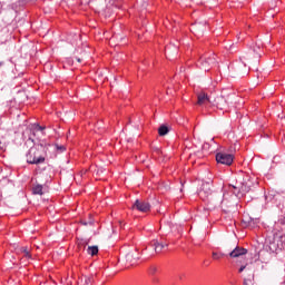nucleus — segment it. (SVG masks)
<instances>
[{
    "label": "nucleus",
    "mask_w": 285,
    "mask_h": 285,
    "mask_svg": "<svg viewBox=\"0 0 285 285\" xmlns=\"http://www.w3.org/2000/svg\"><path fill=\"white\" fill-rule=\"evenodd\" d=\"M168 132H170V127H169V126L161 125V126L158 128V135H159L160 137H166V135H168Z\"/></svg>",
    "instance_id": "nucleus-12"
},
{
    "label": "nucleus",
    "mask_w": 285,
    "mask_h": 285,
    "mask_svg": "<svg viewBox=\"0 0 285 285\" xmlns=\"http://www.w3.org/2000/svg\"><path fill=\"white\" fill-rule=\"evenodd\" d=\"M268 248L271 253H277V250L284 248V240L279 237H274L273 240H269Z\"/></svg>",
    "instance_id": "nucleus-4"
},
{
    "label": "nucleus",
    "mask_w": 285,
    "mask_h": 285,
    "mask_svg": "<svg viewBox=\"0 0 285 285\" xmlns=\"http://www.w3.org/2000/svg\"><path fill=\"white\" fill-rule=\"evenodd\" d=\"M27 164L39 165L46 161V156H43V145H37L29 149L26 155Z\"/></svg>",
    "instance_id": "nucleus-1"
},
{
    "label": "nucleus",
    "mask_w": 285,
    "mask_h": 285,
    "mask_svg": "<svg viewBox=\"0 0 285 285\" xmlns=\"http://www.w3.org/2000/svg\"><path fill=\"white\" fill-rule=\"evenodd\" d=\"M204 150H208V148H210V145L208 142L204 144L203 146Z\"/></svg>",
    "instance_id": "nucleus-21"
},
{
    "label": "nucleus",
    "mask_w": 285,
    "mask_h": 285,
    "mask_svg": "<svg viewBox=\"0 0 285 285\" xmlns=\"http://www.w3.org/2000/svg\"><path fill=\"white\" fill-rule=\"evenodd\" d=\"M217 108H220V109H222L223 107H222L220 105H217Z\"/></svg>",
    "instance_id": "nucleus-33"
},
{
    "label": "nucleus",
    "mask_w": 285,
    "mask_h": 285,
    "mask_svg": "<svg viewBox=\"0 0 285 285\" xmlns=\"http://www.w3.org/2000/svg\"><path fill=\"white\" fill-rule=\"evenodd\" d=\"M244 271H246V265L240 266V268L238 269L239 273H244Z\"/></svg>",
    "instance_id": "nucleus-22"
},
{
    "label": "nucleus",
    "mask_w": 285,
    "mask_h": 285,
    "mask_svg": "<svg viewBox=\"0 0 285 285\" xmlns=\"http://www.w3.org/2000/svg\"><path fill=\"white\" fill-rule=\"evenodd\" d=\"M184 70H186L184 67L180 68V72H184Z\"/></svg>",
    "instance_id": "nucleus-31"
},
{
    "label": "nucleus",
    "mask_w": 285,
    "mask_h": 285,
    "mask_svg": "<svg viewBox=\"0 0 285 285\" xmlns=\"http://www.w3.org/2000/svg\"><path fill=\"white\" fill-rule=\"evenodd\" d=\"M38 130H43V127H41V126H38Z\"/></svg>",
    "instance_id": "nucleus-30"
},
{
    "label": "nucleus",
    "mask_w": 285,
    "mask_h": 285,
    "mask_svg": "<svg viewBox=\"0 0 285 285\" xmlns=\"http://www.w3.org/2000/svg\"><path fill=\"white\" fill-rule=\"evenodd\" d=\"M217 164H222L223 166H233V161H235V156L232 154H226L224 151H218L215 156Z\"/></svg>",
    "instance_id": "nucleus-2"
},
{
    "label": "nucleus",
    "mask_w": 285,
    "mask_h": 285,
    "mask_svg": "<svg viewBox=\"0 0 285 285\" xmlns=\"http://www.w3.org/2000/svg\"><path fill=\"white\" fill-rule=\"evenodd\" d=\"M213 195V184L210 183H203L200 189L198 190V196H200L202 199L206 197H210Z\"/></svg>",
    "instance_id": "nucleus-3"
},
{
    "label": "nucleus",
    "mask_w": 285,
    "mask_h": 285,
    "mask_svg": "<svg viewBox=\"0 0 285 285\" xmlns=\"http://www.w3.org/2000/svg\"><path fill=\"white\" fill-rule=\"evenodd\" d=\"M56 148L57 150H60V153H63V150H66V147L65 146H59V145H56Z\"/></svg>",
    "instance_id": "nucleus-19"
},
{
    "label": "nucleus",
    "mask_w": 285,
    "mask_h": 285,
    "mask_svg": "<svg viewBox=\"0 0 285 285\" xmlns=\"http://www.w3.org/2000/svg\"><path fill=\"white\" fill-rule=\"evenodd\" d=\"M210 102V98H208V95L206 94H199L198 95V106H204V104Z\"/></svg>",
    "instance_id": "nucleus-11"
},
{
    "label": "nucleus",
    "mask_w": 285,
    "mask_h": 285,
    "mask_svg": "<svg viewBox=\"0 0 285 285\" xmlns=\"http://www.w3.org/2000/svg\"><path fill=\"white\" fill-rule=\"evenodd\" d=\"M168 49H169V48H166V55H168Z\"/></svg>",
    "instance_id": "nucleus-32"
},
{
    "label": "nucleus",
    "mask_w": 285,
    "mask_h": 285,
    "mask_svg": "<svg viewBox=\"0 0 285 285\" xmlns=\"http://www.w3.org/2000/svg\"><path fill=\"white\" fill-rule=\"evenodd\" d=\"M233 188L235 190H239L238 194H236L237 196L240 195H246V193H248L250 190V186H248V184L243 183L242 180L237 181L236 185L233 186Z\"/></svg>",
    "instance_id": "nucleus-8"
},
{
    "label": "nucleus",
    "mask_w": 285,
    "mask_h": 285,
    "mask_svg": "<svg viewBox=\"0 0 285 285\" xmlns=\"http://www.w3.org/2000/svg\"><path fill=\"white\" fill-rule=\"evenodd\" d=\"M139 258H140L139 252H137L136 249L129 252L125 256V259H126L127 264H129V266H135V264H137V262H139Z\"/></svg>",
    "instance_id": "nucleus-6"
},
{
    "label": "nucleus",
    "mask_w": 285,
    "mask_h": 285,
    "mask_svg": "<svg viewBox=\"0 0 285 285\" xmlns=\"http://www.w3.org/2000/svg\"><path fill=\"white\" fill-rule=\"evenodd\" d=\"M246 253H248V249L244 247H236L234 250L229 253V257H234V258L244 257Z\"/></svg>",
    "instance_id": "nucleus-9"
},
{
    "label": "nucleus",
    "mask_w": 285,
    "mask_h": 285,
    "mask_svg": "<svg viewBox=\"0 0 285 285\" xmlns=\"http://www.w3.org/2000/svg\"><path fill=\"white\" fill-rule=\"evenodd\" d=\"M149 246L154 248L155 253H161L164 248H168V244L159 243V240H153Z\"/></svg>",
    "instance_id": "nucleus-10"
},
{
    "label": "nucleus",
    "mask_w": 285,
    "mask_h": 285,
    "mask_svg": "<svg viewBox=\"0 0 285 285\" xmlns=\"http://www.w3.org/2000/svg\"><path fill=\"white\" fill-rule=\"evenodd\" d=\"M257 50H259V47H257L256 49L253 50L254 55H256V58L259 57V52H257Z\"/></svg>",
    "instance_id": "nucleus-20"
},
{
    "label": "nucleus",
    "mask_w": 285,
    "mask_h": 285,
    "mask_svg": "<svg viewBox=\"0 0 285 285\" xmlns=\"http://www.w3.org/2000/svg\"><path fill=\"white\" fill-rule=\"evenodd\" d=\"M243 222H245V224H250V220H248V218H244Z\"/></svg>",
    "instance_id": "nucleus-23"
},
{
    "label": "nucleus",
    "mask_w": 285,
    "mask_h": 285,
    "mask_svg": "<svg viewBox=\"0 0 285 285\" xmlns=\"http://www.w3.org/2000/svg\"><path fill=\"white\" fill-rule=\"evenodd\" d=\"M160 228H164V225H160Z\"/></svg>",
    "instance_id": "nucleus-36"
},
{
    "label": "nucleus",
    "mask_w": 285,
    "mask_h": 285,
    "mask_svg": "<svg viewBox=\"0 0 285 285\" xmlns=\"http://www.w3.org/2000/svg\"><path fill=\"white\" fill-rule=\"evenodd\" d=\"M83 285H92V278L90 277H85V283Z\"/></svg>",
    "instance_id": "nucleus-17"
},
{
    "label": "nucleus",
    "mask_w": 285,
    "mask_h": 285,
    "mask_svg": "<svg viewBox=\"0 0 285 285\" xmlns=\"http://www.w3.org/2000/svg\"><path fill=\"white\" fill-rule=\"evenodd\" d=\"M244 59H248V56L240 57V61H244Z\"/></svg>",
    "instance_id": "nucleus-25"
},
{
    "label": "nucleus",
    "mask_w": 285,
    "mask_h": 285,
    "mask_svg": "<svg viewBox=\"0 0 285 285\" xmlns=\"http://www.w3.org/2000/svg\"><path fill=\"white\" fill-rule=\"evenodd\" d=\"M167 226H168V228H169V230H170V228H171L173 224L167 223Z\"/></svg>",
    "instance_id": "nucleus-28"
},
{
    "label": "nucleus",
    "mask_w": 285,
    "mask_h": 285,
    "mask_svg": "<svg viewBox=\"0 0 285 285\" xmlns=\"http://www.w3.org/2000/svg\"><path fill=\"white\" fill-rule=\"evenodd\" d=\"M33 195H43V185H35L32 187Z\"/></svg>",
    "instance_id": "nucleus-14"
},
{
    "label": "nucleus",
    "mask_w": 285,
    "mask_h": 285,
    "mask_svg": "<svg viewBox=\"0 0 285 285\" xmlns=\"http://www.w3.org/2000/svg\"><path fill=\"white\" fill-rule=\"evenodd\" d=\"M212 141H215V137L212 138Z\"/></svg>",
    "instance_id": "nucleus-35"
},
{
    "label": "nucleus",
    "mask_w": 285,
    "mask_h": 285,
    "mask_svg": "<svg viewBox=\"0 0 285 285\" xmlns=\"http://www.w3.org/2000/svg\"><path fill=\"white\" fill-rule=\"evenodd\" d=\"M83 224V226H88V224L90 225V226H92V222H89V223H82Z\"/></svg>",
    "instance_id": "nucleus-24"
},
{
    "label": "nucleus",
    "mask_w": 285,
    "mask_h": 285,
    "mask_svg": "<svg viewBox=\"0 0 285 285\" xmlns=\"http://www.w3.org/2000/svg\"><path fill=\"white\" fill-rule=\"evenodd\" d=\"M87 253H88V255H91V257H95V255H97L99 253V247L96 245L89 246L87 248Z\"/></svg>",
    "instance_id": "nucleus-13"
},
{
    "label": "nucleus",
    "mask_w": 285,
    "mask_h": 285,
    "mask_svg": "<svg viewBox=\"0 0 285 285\" xmlns=\"http://www.w3.org/2000/svg\"><path fill=\"white\" fill-rule=\"evenodd\" d=\"M157 273V266L153 265L149 267V275H155Z\"/></svg>",
    "instance_id": "nucleus-16"
},
{
    "label": "nucleus",
    "mask_w": 285,
    "mask_h": 285,
    "mask_svg": "<svg viewBox=\"0 0 285 285\" xmlns=\"http://www.w3.org/2000/svg\"><path fill=\"white\" fill-rule=\"evenodd\" d=\"M132 208L139 210L140 213H148V210H150V203L136 199V202L132 205Z\"/></svg>",
    "instance_id": "nucleus-5"
},
{
    "label": "nucleus",
    "mask_w": 285,
    "mask_h": 285,
    "mask_svg": "<svg viewBox=\"0 0 285 285\" xmlns=\"http://www.w3.org/2000/svg\"><path fill=\"white\" fill-rule=\"evenodd\" d=\"M20 253H23L24 257L27 259H30L31 256H30V252L28 250V247H21Z\"/></svg>",
    "instance_id": "nucleus-15"
},
{
    "label": "nucleus",
    "mask_w": 285,
    "mask_h": 285,
    "mask_svg": "<svg viewBox=\"0 0 285 285\" xmlns=\"http://www.w3.org/2000/svg\"><path fill=\"white\" fill-rule=\"evenodd\" d=\"M206 63H207V62H205V63L203 65V68H204L205 71L208 70V69L206 68Z\"/></svg>",
    "instance_id": "nucleus-27"
},
{
    "label": "nucleus",
    "mask_w": 285,
    "mask_h": 285,
    "mask_svg": "<svg viewBox=\"0 0 285 285\" xmlns=\"http://www.w3.org/2000/svg\"><path fill=\"white\" fill-rule=\"evenodd\" d=\"M177 48H178V47H177V45H175V46H174V50H175V52H177Z\"/></svg>",
    "instance_id": "nucleus-29"
},
{
    "label": "nucleus",
    "mask_w": 285,
    "mask_h": 285,
    "mask_svg": "<svg viewBox=\"0 0 285 285\" xmlns=\"http://www.w3.org/2000/svg\"><path fill=\"white\" fill-rule=\"evenodd\" d=\"M78 63H81V58H76Z\"/></svg>",
    "instance_id": "nucleus-26"
},
{
    "label": "nucleus",
    "mask_w": 285,
    "mask_h": 285,
    "mask_svg": "<svg viewBox=\"0 0 285 285\" xmlns=\"http://www.w3.org/2000/svg\"><path fill=\"white\" fill-rule=\"evenodd\" d=\"M250 284H253L252 277L244 279V285H250Z\"/></svg>",
    "instance_id": "nucleus-18"
},
{
    "label": "nucleus",
    "mask_w": 285,
    "mask_h": 285,
    "mask_svg": "<svg viewBox=\"0 0 285 285\" xmlns=\"http://www.w3.org/2000/svg\"><path fill=\"white\" fill-rule=\"evenodd\" d=\"M204 30H206V24L202 22L194 23L190 27V32L196 37H202V35H204Z\"/></svg>",
    "instance_id": "nucleus-7"
},
{
    "label": "nucleus",
    "mask_w": 285,
    "mask_h": 285,
    "mask_svg": "<svg viewBox=\"0 0 285 285\" xmlns=\"http://www.w3.org/2000/svg\"><path fill=\"white\" fill-rule=\"evenodd\" d=\"M1 66H3V62H0V68H1Z\"/></svg>",
    "instance_id": "nucleus-34"
}]
</instances>
